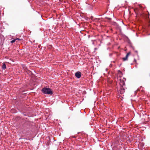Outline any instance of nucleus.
Listing matches in <instances>:
<instances>
[{
    "label": "nucleus",
    "mask_w": 150,
    "mask_h": 150,
    "mask_svg": "<svg viewBox=\"0 0 150 150\" xmlns=\"http://www.w3.org/2000/svg\"><path fill=\"white\" fill-rule=\"evenodd\" d=\"M42 91V92L45 94H48L51 95L52 93L50 88H43Z\"/></svg>",
    "instance_id": "f03ea898"
},
{
    "label": "nucleus",
    "mask_w": 150,
    "mask_h": 150,
    "mask_svg": "<svg viewBox=\"0 0 150 150\" xmlns=\"http://www.w3.org/2000/svg\"><path fill=\"white\" fill-rule=\"evenodd\" d=\"M75 76L77 78H80L81 76V73L80 72H77L75 74Z\"/></svg>",
    "instance_id": "7ed1b4c3"
},
{
    "label": "nucleus",
    "mask_w": 150,
    "mask_h": 150,
    "mask_svg": "<svg viewBox=\"0 0 150 150\" xmlns=\"http://www.w3.org/2000/svg\"><path fill=\"white\" fill-rule=\"evenodd\" d=\"M118 80H119V83L120 86L122 87V86L123 85H125V82L124 81L122 80L121 79H119L118 78ZM120 92L121 94L123 93L124 92V90L122 88H121V90H120Z\"/></svg>",
    "instance_id": "f257e3e1"
},
{
    "label": "nucleus",
    "mask_w": 150,
    "mask_h": 150,
    "mask_svg": "<svg viewBox=\"0 0 150 150\" xmlns=\"http://www.w3.org/2000/svg\"><path fill=\"white\" fill-rule=\"evenodd\" d=\"M16 40H20V39H19V38H17L16 39H14L13 40H12L11 41V42L12 43H13L15 42Z\"/></svg>",
    "instance_id": "39448f33"
},
{
    "label": "nucleus",
    "mask_w": 150,
    "mask_h": 150,
    "mask_svg": "<svg viewBox=\"0 0 150 150\" xmlns=\"http://www.w3.org/2000/svg\"><path fill=\"white\" fill-rule=\"evenodd\" d=\"M2 68L3 69H5L6 68V66L5 63H3L2 66Z\"/></svg>",
    "instance_id": "423d86ee"
},
{
    "label": "nucleus",
    "mask_w": 150,
    "mask_h": 150,
    "mask_svg": "<svg viewBox=\"0 0 150 150\" xmlns=\"http://www.w3.org/2000/svg\"><path fill=\"white\" fill-rule=\"evenodd\" d=\"M130 54V52H129L128 53H127V54L126 55V57H124L123 58V60L124 61H125L126 60H127V59L128 57V56Z\"/></svg>",
    "instance_id": "20e7f679"
}]
</instances>
